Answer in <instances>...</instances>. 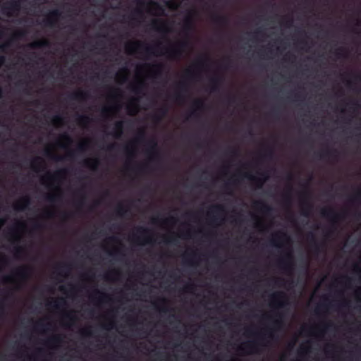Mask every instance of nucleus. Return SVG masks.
Segmentation results:
<instances>
[{
    "label": "nucleus",
    "mask_w": 361,
    "mask_h": 361,
    "mask_svg": "<svg viewBox=\"0 0 361 361\" xmlns=\"http://www.w3.org/2000/svg\"><path fill=\"white\" fill-rule=\"evenodd\" d=\"M142 47H144V51L147 56H157L158 53L157 51L161 48L160 44H157L154 46H144V44L140 42H130L126 46V51L129 54L136 52L138 49Z\"/></svg>",
    "instance_id": "f257e3e1"
},
{
    "label": "nucleus",
    "mask_w": 361,
    "mask_h": 361,
    "mask_svg": "<svg viewBox=\"0 0 361 361\" xmlns=\"http://www.w3.org/2000/svg\"><path fill=\"white\" fill-rule=\"evenodd\" d=\"M188 42L186 41L178 43L176 47H173L166 49V53L169 57L171 59H179L183 53V51L187 48Z\"/></svg>",
    "instance_id": "f03ea898"
},
{
    "label": "nucleus",
    "mask_w": 361,
    "mask_h": 361,
    "mask_svg": "<svg viewBox=\"0 0 361 361\" xmlns=\"http://www.w3.org/2000/svg\"><path fill=\"white\" fill-rule=\"evenodd\" d=\"M321 214L323 217L329 219L331 221V226L334 228L335 223L338 220L343 218L341 214L336 213L332 208L323 209L321 211Z\"/></svg>",
    "instance_id": "7ed1b4c3"
},
{
    "label": "nucleus",
    "mask_w": 361,
    "mask_h": 361,
    "mask_svg": "<svg viewBox=\"0 0 361 361\" xmlns=\"http://www.w3.org/2000/svg\"><path fill=\"white\" fill-rule=\"evenodd\" d=\"M271 300L274 304L276 305L278 308H283L287 305V298L283 292L279 291L271 295Z\"/></svg>",
    "instance_id": "20e7f679"
},
{
    "label": "nucleus",
    "mask_w": 361,
    "mask_h": 361,
    "mask_svg": "<svg viewBox=\"0 0 361 361\" xmlns=\"http://www.w3.org/2000/svg\"><path fill=\"white\" fill-rule=\"evenodd\" d=\"M292 259V255L290 253H287L279 261V267H281L287 272L290 271L293 269V266Z\"/></svg>",
    "instance_id": "39448f33"
},
{
    "label": "nucleus",
    "mask_w": 361,
    "mask_h": 361,
    "mask_svg": "<svg viewBox=\"0 0 361 361\" xmlns=\"http://www.w3.org/2000/svg\"><path fill=\"white\" fill-rule=\"evenodd\" d=\"M259 176L257 177L252 174L247 173L245 175V176L250 180L255 182L257 188H261L264 183L267 180L268 175L267 172L259 173Z\"/></svg>",
    "instance_id": "423d86ee"
},
{
    "label": "nucleus",
    "mask_w": 361,
    "mask_h": 361,
    "mask_svg": "<svg viewBox=\"0 0 361 361\" xmlns=\"http://www.w3.org/2000/svg\"><path fill=\"white\" fill-rule=\"evenodd\" d=\"M19 1L20 0L8 2L6 5L3 6V8H2L3 13L6 14L8 16H11L13 13L19 11L20 8V5Z\"/></svg>",
    "instance_id": "0eeeda50"
},
{
    "label": "nucleus",
    "mask_w": 361,
    "mask_h": 361,
    "mask_svg": "<svg viewBox=\"0 0 361 361\" xmlns=\"http://www.w3.org/2000/svg\"><path fill=\"white\" fill-rule=\"evenodd\" d=\"M225 212L224 207L221 204H214L211 206L210 212L208 213V215L210 216L211 214H215L216 215H213L211 219V222L213 224H217L219 218L217 216L218 214L224 213Z\"/></svg>",
    "instance_id": "6e6552de"
},
{
    "label": "nucleus",
    "mask_w": 361,
    "mask_h": 361,
    "mask_svg": "<svg viewBox=\"0 0 361 361\" xmlns=\"http://www.w3.org/2000/svg\"><path fill=\"white\" fill-rule=\"evenodd\" d=\"M61 16V12L58 9L51 11L49 13V17L44 20V25L47 27H54L56 20Z\"/></svg>",
    "instance_id": "1a4fd4ad"
},
{
    "label": "nucleus",
    "mask_w": 361,
    "mask_h": 361,
    "mask_svg": "<svg viewBox=\"0 0 361 361\" xmlns=\"http://www.w3.org/2000/svg\"><path fill=\"white\" fill-rule=\"evenodd\" d=\"M307 240L311 244V246L315 254H319L322 252V247L323 246V244L318 243L313 233H310L307 235Z\"/></svg>",
    "instance_id": "9d476101"
},
{
    "label": "nucleus",
    "mask_w": 361,
    "mask_h": 361,
    "mask_svg": "<svg viewBox=\"0 0 361 361\" xmlns=\"http://www.w3.org/2000/svg\"><path fill=\"white\" fill-rule=\"evenodd\" d=\"M223 82V77L216 75L210 79V91L216 92L219 90V87Z\"/></svg>",
    "instance_id": "9b49d317"
},
{
    "label": "nucleus",
    "mask_w": 361,
    "mask_h": 361,
    "mask_svg": "<svg viewBox=\"0 0 361 361\" xmlns=\"http://www.w3.org/2000/svg\"><path fill=\"white\" fill-rule=\"evenodd\" d=\"M31 204V200L30 197L25 196L20 200L18 202H17L14 205V209L18 212L24 211L27 208V207Z\"/></svg>",
    "instance_id": "f8f14e48"
},
{
    "label": "nucleus",
    "mask_w": 361,
    "mask_h": 361,
    "mask_svg": "<svg viewBox=\"0 0 361 361\" xmlns=\"http://www.w3.org/2000/svg\"><path fill=\"white\" fill-rule=\"evenodd\" d=\"M178 88L179 91L175 94L174 99L176 102H180L184 99V97L182 93L188 91L186 82L185 81L180 82L178 84Z\"/></svg>",
    "instance_id": "ddd939ff"
},
{
    "label": "nucleus",
    "mask_w": 361,
    "mask_h": 361,
    "mask_svg": "<svg viewBox=\"0 0 361 361\" xmlns=\"http://www.w3.org/2000/svg\"><path fill=\"white\" fill-rule=\"evenodd\" d=\"M255 207L262 213L269 215L273 212V208L262 201H257L255 202Z\"/></svg>",
    "instance_id": "4468645a"
},
{
    "label": "nucleus",
    "mask_w": 361,
    "mask_h": 361,
    "mask_svg": "<svg viewBox=\"0 0 361 361\" xmlns=\"http://www.w3.org/2000/svg\"><path fill=\"white\" fill-rule=\"evenodd\" d=\"M147 145L149 147L148 152L151 153V159H153L159 157V153L157 152V142L154 139L150 140L147 142Z\"/></svg>",
    "instance_id": "2eb2a0df"
},
{
    "label": "nucleus",
    "mask_w": 361,
    "mask_h": 361,
    "mask_svg": "<svg viewBox=\"0 0 361 361\" xmlns=\"http://www.w3.org/2000/svg\"><path fill=\"white\" fill-rule=\"evenodd\" d=\"M87 142H82L78 145L75 151L71 150L68 152L66 157L70 159H73L75 157L76 152H85L87 149Z\"/></svg>",
    "instance_id": "dca6fc26"
},
{
    "label": "nucleus",
    "mask_w": 361,
    "mask_h": 361,
    "mask_svg": "<svg viewBox=\"0 0 361 361\" xmlns=\"http://www.w3.org/2000/svg\"><path fill=\"white\" fill-rule=\"evenodd\" d=\"M281 325H282L281 320L276 319L273 323L274 328L270 329H267L265 330V332H266L265 335H267L269 338L274 339L275 336H274V331L275 329H279L280 327L281 326Z\"/></svg>",
    "instance_id": "f3484780"
},
{
    "label": "nucleus",
    "mask_w": 361,
    "mask_h": 361,
    "mask_svg": "<svg viewBox=\"0 0 361 361\" xmlns=\"http://www.w3.org/2000/svg\"><path fill=\"white\" fill-rule=\"evenodd\" d=\"M89 97L87 92L79 90L68 95V99L71 100H84Z\"/></svg>",
    "instance_id": "a211bd4d"
},
{
    "label": "nucleus",
    "mask_w": 361,
    "mask_h": 361,
    "mask_svg": "<svg viewBox=\"0 0 361 361\" xmlns=\"http://www.w3.org/2000/svg\"><path fill=\"white\" fill-rule=\"evenodd\" d=\"M193 29V19L190 15L188 16L184 20L183 30L185 34H188Z\"/></svg>",
    "instance_id": "6ab92c4d"
},
{
    "label": "nucleus",
    "mask_w": 361,
    "mask_h": 361,
    "mask_svg": "<svg viewBox=\"0 0 361 361\" xmlns=\"http://www.w3.org/2000/svg\"><path fill=\"white\" fill-rule=\"evenodd\" d=\"M312 207V204L309 201H302L301 214L305 217H308L310 215Z\"/></svg>",
    "instance_id": "aec40b11"
},
{
    "label": "nucleus",
    "mask_w": 361,
    "mask_h": 361,
    "mask_svg": "<svg viewBox=\"0 0 361 361\" xmlns=\"http://www.w3.org/2000/svg\"><path fill=\"white\" fill-rule=\"evenodd\" d=\"M66 302L63 298H59L53 302H49L47 303V307H53L56 310H60L61 308L66 306Z\"/></svg>",
    "instance_id": "412c9836"
},
{
    "label": "nucleus",
    "mask_w": 361,
    "mask_h": 361,
    "mask_svg": "<svg viewBox=\"0 0 361 361\" xmlns=\"http://www.w3.org/2000/svg\"><path fill=\"white\" fill-rule=\"evenodd\" d=\"M15 274L22 279H27L30 274V268L27 266L21 267L16 271Z\"/></svg>",
    "instance_id": "4be33fe9"
},
{
    "label": "nucleus",
    "mask_w": 361,
    "mask_h": 361,
    "mask_svg": "<svg viewBox=\"0 0 361 361\" xmlns=\"http://www.w3.org/2000/svg\"><path fill=\"white\" fill-rule=\"evenodd\" d=\"M337 153L336 149H326V150L317 153L316 155L319 159H324L325 158H329L334 157Z\"/></svg>",
    "instance_id": "5701e85b"
},
{
    "label": "nucleus",
    "mask_w": 361,
    "mask_h": 361,
    "mask_svg": "<svg viewBox=\"0 0 361 361\" xmlns=\"http://www.w3.org/2000/svg\"><path fill=\"white\" fill-rule=\"evenodd\" d=\"M50 43L47 39H42L35 41L30 44V47L32 49H41L49 47Z\"/></svg>",
    "instance_id": "b1692460"
},
{
    "label": "nucleus",
    "mask_w": 361,
    "mask_h": 361,
    "mask_svg": "<svg viewBox=\"0 0 361 361\" xmlns=\"http://www.w3.org/2000/svg\"><path fill=\"white\" fill-rule=\"evenodd\" d=\"M167 113L168 108L166 106H162L157 110V113L154 115L153 118L155 121L159 122L167 114Z\"/></svg>",
    "instance_id": "393cba45"
},
{
    "label": "nucleus",
    "mask_w": 361,
    "mask_h": 361,
    "mask_svg": "<svg viewBox=\"0 0 361 361\" xmlns=\"http://www.w3.org/2000/svg\"><path fill=\"white\" fill-rule=\"evenodd\" d=\"M287 235L284 233H281L280 234H276L274 235L273 238L271 240V243L274 246L280 247L279 243L283 241L285 239H287Z\"/></svg>",
    "instance_id": "a878e982"
},
{
    "label": "nucleus",
    "mask_w": 361,
    "mask_h": 361,
    "mask_svg": "<svg viewBox=\"0 0 361 361\" xmlns=\"http://www.w3.org/2000/svg\"><path fill=\"white\" fill-rule=\"evenodd\" d=\"M83 164H84V166L90 168L92 170L95 171V170H97V169L99 164V161L97 159H85L83 161Z\"/></svg>",
    "instance_id": "bb28decb"
},
{
    "label": "nucleus",
    "mask_w": 361,
    "mask_h": 361,
    "mask_svg": "<svg viewBox=\"0 0 361 361\" xmlns=\"http://www.w3.org/2000/svg\"><path fill=\"white\" fill-rule=\"evenodd\" d=\"M212 19L215 24L219 25H224L227 23V18L225 16L218 14L213 15Z\"/></svg>",
    "instance_id": "cd10ccee"
},
{
    "label": "nucleus",
    "mask_w": 361,
    "mask_h": 361,
    "mask_svg": "<svg viewBox=\"0 0 361 361\" xmlns=\"http://www.w3.org/2000/svg\"><path fill=\"white\" fill-rule=\"evenodd\" d=\"M151 25H152V29L157 30V31H161L163 28L166 27V23L159 19L154 20L152 22Z\"/></svg>",
    "instance_id": "c85d7f7f"
},
{
    "label": "nucleus",
    "mask_w": 361,
    "mask_h": 361,
    "mask_svg": "<svg viewBox=\"0 0 361 361\" xmlns=\"http://www.w3.org/2000/svg\"><path fill=\"white\" fill-rule=\"evenodd\" d=\"M137 99H134L128 106V113L130 115L135 114L138 111V106L137 104Z\"/></svg>",
    "instance_id": "c756f323"
},
{
    "label": "nucleus",
    "mask_w": 361,
    "mask_h": 361,
    "mask_svg": "<svg viewBox=\"0 0 361 361\" xmlns=\"http://www.w3.org/2000/svg\"><path fill=\"white\" fill-rule=\"evenodd\" d=\"M123 124H124V122L122 121H117L115 123L114 136L116 138L120 137L121 136V135L123 134Z\"/></svg>",
    "instance_id": "7c9ffc66"
},
{
    "label": "nucleus",
    "mask_w": 361,
    "mask_h": 361,
    "mask_svg": "<svg viewBox=\"0 0 361 361\" xmlns=\"http://www.w3.org/2000/svg\"><path fill=\"white\" fill-rule=\"evenodd\" d=\"M349 201L352 204H361V190H358L354 195L349 198Z\"/></svg>",
    "instance_id": "2f4dec72"
},
{
    "label": "nucleus",
    "mask_w": 361,
    "mask_h": 361,
    "mask_svg": "<svg viewBox=\"0 0 361 361\" xmlns=\"http://www.w3.org/2000/svg\"><path fill=\"white\" fill-rule=\"evenodd\" d=\"M62 341L61 336L59 335H55L49 338L47 341V344L54 345L61 343Z\"/></svg>",
    "instance_id": "473e14b6"
},
{
    "label": "nucleus",
    "mask_w": 361,
    "mask_h": 361,
    "mask_svg": "<svg viewBox=\"0 0 361 361\" xmlns=\"http://www.w3.org/2000/svg\"><path fill=\"white\" fill-rule=\"evenodd\" d=\"M91 121V118L86 115H80L78 117V123L81 126H86Z\"/></svg>",
    "instance_id": "72a5a7b5"
},
{
    "label": "nucleus",
    "mask_w": 361,
    "mask_h": 361,
    "mask_svg": "<svg viewBox=\"0 0 361 361\" xmlns=\"http://www.w3.org/2000/svg\"><path fill=\"white\" fill-rule=\"evenodd\" d=\"M66 172H67V170L65 169H60V170H58L57 171H56L54 175H51L49 173L47 176V178L49 179L55 180L56 178L61 177L63 174L66 173Z\"/></svg>",
    "instance_id": "f704fd0d"
},
{
    "label": "nucleus",
    "mask_w": 361,
    "mask_h": 361,
    "mask_svg": "<svg viewBox=\"0 0 361 361\" xmlns=\"http://www.w3.org/2000/svg\"><path fill=\"white\" fill-rule=\"evenodd\" d=\"M61 197L60 194H49L45 197L47 201L54 203L57 202Z\"/></svg>",
    "instance_id": "c9c22d12"
},
{
    "label": "nucleus",
    "mask_w": 361,
    "mask_h": 361,
    "mask_svg": "<svg viewBox=\"0 0 361 361\" xmlns=\"http://www.w3.org/2000/svg\"><path fill=\"white\" fill-rule=\"evenodd\" d=\"M44 154L47 157L51 158V159L56 161H60L63 159V157L61 156H56L53 155L49 149H46L44 152Z\"/></svg>",
    "instance_id": "e433bc0d"
},
{
    "label": "nucleus",
    "mask_w": 361,
    "mask_h": 361,
    "mask_svg": "<svg viewBox=\"0 0 361 361\" xmlns=\"http://www.w3.org/2000/svg\"><path fill=\"white\" fill-rule=\"evenodd\" d=\"M145 87V84L142 82H140L137 85L133 87V92L135 94H140L142 92V90Z\"/></svg>",
    "instance_id": "4c0bfd02"
},
{
    "label": "nucleus",
    "mask_w": 361,
    "mask_h": 361,
    "mask_svg": "<svg viewBox=\"0 0 361 361\" xmlns=\"http://www.w3.org/2000/svg\"><path fill=\"white\" fill-rule=\"evenodd\" d=\"M64 319H68L71 322V324H68V326H71V324L77 320V317L72 312H67L64 314Z\"/></svg>",
    "instance_id": "58836bf2"
},
{
    "label": "nucleus",
    "mask_w": 361,
    "mask_h": 361,
    "mask_svg": "<svg viewBox=\"0 0 361 361\" xmlns=\"http://www.w3.org/2000/svg\"><path fill=\"white\" fill-rule=\"evenodd\" d=\"M152 66L155 69V72H154L155 77H157L162 73V71H163V69L164 67V66L162 63H157V64L153 65Z\"/></svg>",
    "instance_id": "ea45409f"
},
{
    "label": "nucleus",
    "mask_w": 361,
    "mask_h": 361,
    "mask_svg": "<svg viewBox=\"0 0 361 361\" xmlns=\"http://www.w3.org/2000/svg\"><path fill=\"white\" fill-rule=\"evenodd\" d=\"M257 344V342L253 341V342H247L243 344V346L240 348V350H244L245 348L251 350L252 351L255 350L256 345Z\"/></svg>",
    "instance_id": "a19ab883"
},
{
    "label": "nucleus",
    "mask_w": 361,
    "mask_h": 361,
    "mask_svg": "<svg viewBox=\"0 0 361 361\" xmlns=\"http://www.w3.org/2000/svg\"><path fill=\"white\" fill-rule=\"evenodd\" d=\"M127 211V209L123 204H119L116 209V214L119 216H123Z\"/></svg>",
    "instance_id": "79ce46f5"
},
{
    "label": "nucleus",
    "mask_w": 361,
    "mask_h": 361,
    "mask_svg": "<svg viewBox=\"0 0 361 361\" xmlns=\"http://www.w3.org/2000/svg\"><path fill=\"white\" fill-rule=\"evenodd\" d=\"M42 162V160L40 157H37L35 158H34L31 162V165H32V168L35 170V171H37V166L38 165H41Z\"/></svg>",
    "instance_id": "37998d69"
},
{
    "label": "nucleus",
    "mask_w": 361,
    "mask_h": 361,
    "mask_svg": "<svg viewBox=\"0 0 361 361\" xmlns=\"http://www.w3.org/2000/svg\"><path fill=\"white\" fill-rule=\"evenodd\" d=\"M274 155V150L271 147H267L262 155L264 159H271Z\"/></svg>",
    "instance_id": "c03bdc74"
},
{
    "label": "nucleus",
    "mask_w": 361,
    "mask_h": 361,
    "mask_svg": "<svg viewBox=\"0 0 361 361\" xmlns=\"http://www.w3.org/2000/svg\"><path fill=\"white\" fill-rule=\"evenodd\" d=\"M136 231L142 237H145L149 233V230L148 228L142 226L137 227Z\"/></svg>",
    "instance_id": "a18cd8bd"
},
{
    "label": "nucleus",
    "mask_w": 361,
    "mask_h": 361,
    "mask_svg": "<svg viewBox=\"0 0 361 361\" xmlns=\"http://www.w3.org/2000/svg\"><path fill=\"white\" fill-rule=\"evenodd\" d=\"M346 51L344 48L341 47L339 48L336 52L335 54L338 59H340L341 57H345L346 56Z\"/></svg>",
    "instance_id": "49530a36"
},
{
    "label": "nucleus",
    "mask_w": 361,
    "mask_h": 361,
    "mask_svg": "<svg viewBox=\"0 0 361 361\" xmlns=\"http://www.w3.org/2000/svg\"><path fill=\"white\" fill-rule=\"evenodd\" d=\"M149 4L153 6L155 10L159 11L161 13H164V8L159 3L156 1H150Z\"/></svg>",
    "instance_id": "de8ad7c7"
},
{
    "label": "nucleus",
    "mask_w": 361,
    "mask_h": 361,
    "mask_svg": "<svg viewBox=\"0 0 361 361\" xmlns=\"http://www.w3.org/2000/svg\"><path fill=\"white\" fill-rule=\"evenodd\" d=\"M145 131L144 130H140L137 137H136V141L138 142H142L145 140Z\"/></svg>",
    "instance_id": "09e8293b"
},
{
    "label": "nucleus",
    "mask_w": 361,
    "mask_h": 361,
    "mask_svg": "<svg viewBox=\"0 0 361 361\" xmlns=\"http://www.w3.org/2000/svg\"><path fill=\"white\" fill-rule=\"evenodd\" d=\"M94 293L96 294L99 295V300H101V301H104L106 299H110V297L107 294H106L104 293H102V292L99 291L97 289H96L94 290Z\"/></svg>",
    "instance_id": "8fccbe9b"
},
{
    "label": "nucleus",
    "mask_w": 361,
    "mask_h": 361,
    "mask_svg": "<svg viewBox=\"0 0 361 361\" xmlns=\"http://www.w3.org/2000/svg\"><path fill=\"white\" fill-rule=\"evenodd\" d=\"M63 117L60 115H56L52 118V122L54 124H61L63 122Z\"/></svg>",
    "instance_id": "3c124183"
},
{
    "label": "nucleus",
    "mask_w": 361,
    "mask_h": 361,
    "mask_svg": "<svg viewBox=\"0 0 361 361\" xmlns=\"http://www.w3.org/2000/svg\"><path fill=\"white\" fill-rule=\"evenodd\" d=\"M24 252L23 247L17 246L15 247V255L16 257H19Z\"/></svg>",
    "instance_id": "603ef678"
},
{
    "label": "nucleus",
    "mask_w": 361,
    "mask_h": 361,
    "mask_svg": "<svg viewBox=\"0 0 361 361\" xmlns=\"http://www.w3.org/2000/svg\"><path fill=\"white\" fill-rule=\"evenodd\" d=\"M194 106L196 107V109H202L203 106H204V103H203V101L201 100V99H197L196 101H195L194 102Z\"/></svg>",
    "instance_id": "864d4df0"
},
{
    "label": "nucleus",
    "mask_w": 361,
    "mask_h": 361,
    "mask_svg": "<svg viewBox=\"0 0 361 361\" xmlns=\"http://www.w3.org/2000/svg\"><path fill=\"white\" fill-rule=\"evenodd\" d=\"M326 308H327V305L326 304H324V303L320 304L319 305H318L317 307V308L314 310V312L317 314H319L321 310L326 309Z\"/></svg>",
    "instance_id": "5fc2aeb1"
},
{
    "label": "nucleus",
    "mask_w": 361,
    "mask_h": 361,
    "mask_svg": "<svg viewBox=\"0 0 361 361\" xmlns=\"http://www.w3.org/2000/svg\"><path fill=\"white\" fill-rule=\"evenodd\" d=\"M283 200L286 203L290 204L291 202V197L290 193H286L283 195Z\"/></svg>",
    "instance_id": "6e6d98bb"
},
{
    "label": "nucleus",
    "mask_w": 361,
    "mask_h": 361,
    "mask_svg": "<svg viewBox=\"0 0 361 361\" xmlns=\"http://www.w3.org/2000/svg\"><path fill=\"white\" fill-rule=\"evenodd\" d=\"M46 325L41 321L36 323L35 329L36 330L44 329Z\"/></svg>",
    "instance_id": "4d7b16f0"
},
{
    "label": "nucleus",
    "mask_w": 361,
    "mask_h": 361,
    "mask_svg": "<svg viewBox=\"0 0 361 361\" xmlns=\"http://www.w3.org/2000/svg\"><path fill=\"white\" fill-rule=\"evenodd\" d=\"M58 269L59 270V274H61L65 269H69V265L65 264H62L58 267Z\"/></svg>",
    "instance_id": "13d9d810"
},
{
    "label": "nucleus",
    "mask_w": 361,
    "mask_h": 361,
    "mask_svg": "<svg viewBox=\"0 0 361 361\" xmlns=\"http://www.w3.org/2000/svg\"><path fill=\"white\" fill-rule=\"evenodd\" d=\"M164 242L167 244H176V239L173 237L165 238Z\"/></svg>",
    "instance_id": "bf43d9fd"
},
{
    "label": "nucleus",
    "mask_w": 361,
    "mask_h": 361,
    "mask_svg": "<svg viewBox=\"0 0 361 361\" xmlns=\"http://www.w3.org/2000/svg\"><path fill=\"white\" fill-rule=\"evenodd\" d=\"M137 16L140 18H142L143 17V12L142 10L140 9H136L133 13V16Z\"/></svg>",
    "instance_id": "052dcab7"
},
{
    "label": "nucleus",
    "mask_w": 361,
    "mask_h": 361,
    "mask_svg": "<svg viewBox=\"0 0 361 361\" xmlns=\"http://www.w3.org/2000/svg\"><path fill=\"white\" fill-rule=\"evenodd\" d=\"M195 75L194 71L191 69H188L185 72V76L188 78H192Z\"/></svg>",
    "instance_id": "680f3d73"
},
{
    "label": "nucleus",
    "mask_w": 361,
    "mask_h": 361,
    "mask_svg": "<svg viewBox=\"0 0 361 361\" xmlns=\"http://www.w3.org/2000/svg\"><path fill=\"white\" fill-rule=\"evenodd\" d=\"M286 26L289 27L293 25V19L291 18H286Z\"/></svg>",
    "instance_id": "e2e57ef3"
},
{
    "label": "nucleus",
    "mask_w": 361,
    "mask_h": 361,
    "mask_svg": "<svg viewBox=\"0 0 361 361\" xmlns=\"http://www.w3.org/2000/svg\"><path fill=\"white\" fill-rule=\"evenodd\" d=\"M228 152L233 156H236L238 154V150L236 148H230L228 149Z\"/></svg>",
    "instance_id": "0e129e2a"
},
{
    "label": "nucleus",
    "mask_w": 361,
    "mask_h": 361,
    "mask_svg": "<svg viewBox=\"0 0 361 361\" xmlns=\"http://www.w3.org/2000/svg\"><path fill=\"white\" fill-rule=\"evenodd\" d=\"M42 224L39 222H35V224H33V228L35 230H39L42 228Z\"/></svg>",
    "instance_id": "69168bd1"
},
{
    "label": "nucleus",
    "mask_w": 361,
    "mask_h": 361,
    "mask_svg": "<svg viewBox=\"0 0 361 361\" xmlns=\"http://www.w3.org/2000/svg\"><path fill=\"white\" fill-rule=\"evenodd\" d=\"M196 253L192 252V255H190V257L187 259L188 262L190 264H193V259L196 257Z\"/></svg>",
    "instance_id": "338daca9"
},
{
    "label": "nucleus",
    "mask_w": 361,
    "mask_h": 361,
    "mask_svg": "<svg viewBox=\"0 0 361 361\" xmlns=\"http://www.w3.org/2000/svg\"><path fill=\"white\" fill-rule=\"evenodd\" d=\"M61 138H63V140H66L68 142H72V140H71V137L68 134H66V133L63 134L61 135Z\"/></svg>",
    "instance_id": "774afa93"
}]
</instances>
